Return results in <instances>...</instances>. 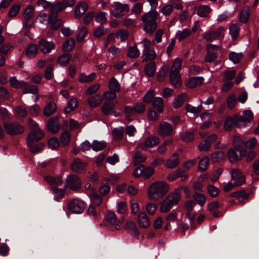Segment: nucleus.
<instances>
[{"instance_id": "1", "label": "nucleus", "mask_w": 259, "mask_h": 259, "mask_svg": "<svg viewBox=\"0 0 259 259\" xmlns=\"http://www.w3.org/2000/svg\"><path fill=\"white\" fill-rule=\"evenodd\" d=\"M44 137V133L39 131H33L29 133L27 138V143L31 153L37 154L43 150L45 144L42 143H36L42 139Z\"/></svg>"}, {"instance_id": "2", "label": "nucleus", "mask_w": 259, "mask_h": 259, "mask_svg": "<svg viewBox=\"0 0 259 259\" xmlns=\"http://www.w3.org/2000/svg\"><path fill=\"white\" fill-rule=\"evenodd\" d=\"M169 190V185L165 182L158 181L152 184L147 194L149 199L157 200L165 195Z\"/></svg>"}, {"instance_id": "3", "label": "nucleus", "mask_w": 259, "mask_h": 259, "mask_svg": "<svg viewBox=\"0 0 259 259\" xmlns=\"http://www.w3.org/2000/svg\"><path fill=\"white\" fill-rule=\"evenodd\" d=\"M181 199L180 189H176L169 193L161 202L160 210L162 212H167L172 207L178 205Z\"/></svg>"}, {"instance_id": "4", "label": "nucleus", "mask_w": 259, "mask_h": 259, "mask_svg": "<svg viewBox=\"0 0 259 259\" xmlns=\"http://www.w3.org/2000/svg\"><path fill=\"white\" fill-rule=\"evenodd\" d=\"M182 61L179 58H176L171 68L170 72V80L174 87L179 88L182 85V81L180 75V71L181 69Z\"/></svg>"}, {"instance_id": "5", "label": "nucleus", "mask_w": 259, "mask_h": 259, "mask_svg": "<svg viewBox=\"0 0 259 259\" xmlns=\"http://www.w3.org/2000/svg\"><path fill=\"white\" fill-rule=\"evenodd\" d=\"M253 118V114L250 110H246L243 112L242 115H235V126L237 128H243L247 126L248 123L251 122Z\"/></svg>"}, {"instance_id": "6", "label": "nucleus", "mask_w": 259, "mask_h": 259, "mask_svg": "<svg viewBox=\"0 0 259 259\" xmlns=\"http://www.w3.org/2000/svg\"><path fill=\"white\" fill-rule=\"evenodd\" d=\"M10 82L11 86L15 88H24L23 92L24 94L30 93L36 95L38 93V88L36 86L34 85L26 86L27 83L25 81H19L15 76L10 78Z\"/></svg>"}, {"instance_id": "7", "label": "nucleus", "mask_w": 259, "mask_h": 259, "mask_svg": "<svg viewBox=\"0 0 259 259\" xmlns=\"http://www.w3.org/2000/svg\"><path fill=\"white\" fill-rule=\"evenodd\" d=\"M4 127L6 133L10 136L21 134L24 132V127L18 122H5Z\"/></svg>"}, {"instance_id": "8", "label": "nucleus", "mask_w": 259, "mask_h": 259, "mask_svg": "<svg viewBox=\"0 0 259 259\" xmlns=\"http://www.w3.org/2000/svg\"><path fill=\"white\" fill-rule=\"evenodd\" d=\"M85 207V203L77 198L71 199L67 204L68 211L71 213L80 214L83 212Z\"/></svg>"}, {"instance_id": "9", "label": "nucleus", "mask_w": 259, "mask_h": 259, "mask_svg": "<svg viewBox=\"0 0 259 259\" xmlns=\"http://www.w3.org/2000/svg\"><path fill=\"white\" fill-rule=\"evenodd\" d=\"M157 16L156 10H150L147 13V33H152L156 30Z\"/></svg>"}, {"instance_id": "10", "label": "nucleus", "mask_w": 259, "mask_h": 259, "mask_svg": "<svg viewBox=\"0 0 259 259\" xmlns=\"http://www.w3.org/2000/svg\"><path fill=\"white\" fill-rule=\"evenodd\" d=\"M112 7L114 10H111V14L116 18H119L125 15L130 11V7L127 4H122L119 2H115Z\"/></svg>"}, {"instance_id": "11", "label": "nucleus", "mask_w": 259, "mask_h": 259, "mask_svg": "<svg viewBox=\"0 0 259 259\" xmlns=\"http://www.w3.org/2000/svg\"><path fill=\"white\" fill-rule=\"evenodd\" d=\"M91 199L92 203L90 204L87 212L89 214L97 217L98 215L97 210L95 206H100L103 202V198L99 194L95 192L93 194Z\"/></svg>"}, {"instance_id": "12", "label": "nucleus", "mask_w": 259, "mask_h": 259, "mask_svg": "<svg viewBox=\"0 0 259 259\" xmlns=\"http://www.w3.org/2000/svg\"><path fill=\"white\" fill-rule=\"evenodd\" d=\"M174 127L166 121L160 122L157 130L158 134L163 137L171 136L174 133Z\"/></svg>"}, {"instance_id": "13", "label": "nucleus", "mask_w": 259, "mask_h": 259, "mask_svg": "<svg viewBox=\"0 0 259 259\" xmlns=\"http://www.w3.org/2000/svg\"><path fill=\"white\" fill-rule=\"evenodd\" d=\"M228 157L231 162L237 161L246 155V151L239 147H235L230 149L228 153Z\"/></svg>"}, {"instance_id": "14", "label": "nucleus", "mask_w": 259, "mask_h": 259, "mask_svg": "<svg viewBox=\"0 0 259 259\" xmlns=\"http://www.w3.org/2000/svg\"><path fill=\"white\" fill-rule=\"evenodd\" d=\"M145 109L144 104L142 103H137L134 106H125L124 108V112L126 116L130 117L136 113H143Z\"/></svg>"}, {"instance_id": "15", "label": "nucleus", "mask_w": 259, "mask_h": 259, "mask_svg": "<svg viewBox=\"0 0 259 259\" xmlns=\"http://www.w3.org/2000/svg\"><path fill=\"white\" fill-rule=\"evenodd\" d=\"M231 180L234 182L235 186H240L245 182V176L242 174L240 170L233 168L231 170Z\"/></svg>"}, {"instance_id": "16", "label": "nucleus", "mask_w": 259, "mask_h": 259, "mask_svg": "<svg viewBox=\"0 0 259 259\" xmlns=\"http://www.w3.org/2000/svg\"><path fill=\"white\" fill-rule=\"evenodd\" d=\"M38 47L39 50L44 54L50 53L55 49V45L53 41H49L45 39H41L38 41Z\"/></svg>"}, {"instance_id": "17", "label": "nucleus", "mask_w": 259, "mask_h": 259, "mask_svg": "<svg viewBox=\"0 0 259 259\" xmlns=\"http://www.w3.org/2000/svg\"><path fill=\"white\" fill-rule=\"evenodd\" d=\"M60 121L59 117H52L47 123V128L53 134H56L60 129Z\"/></svg>"}, {"instance_id": "18", "label": "nucleus", "mask_w": 259, "mask_h": 259, "mask_svg": "<svg viewBox=\"0 0 259 259\" xmlns=\"http://www.w3.org/2000/svg\"><path fill=\"white\" fill-rule=\"evenodd\" d=\"M66 183L71 190H76L80 187L79 179L74 175H70L66 179Z\"/></svg>"}, {"instance_id": "19", "label": "nucleus", "mask_w": 259, "mask_h": 259, "mask_svg": "<svg viewBox=\"0 0 259 259\" xmlns=\"http://www.w3.org/2000/svg\"><path fill=\"white\" fill-rule=\"evenodd\" d=\"M87 164L79 158H75L71 164V168L75 172H82L85 170Z\"/></svg>"}, {"instance_id": "20", "label": "nucleus", "mask_w": 259, "mask_h": 259, "mask_svg": "<svg viewBox=\"0 0 259 259\" xmlns=\"http://www.w3.org/2000/svg\"><path fill=\"white\" fill-rule=\"evenodd\" d=\"M75 0H63V2H58L54 5V9L57 12H61L68 7H73Z\"/></svg>"}, {"instance_id": "21", "label": "nucleus", "mask_w": 259, "mask_h": 259, "mask_svg": "<svg viewBox=\"0 0 259 259\" xmlns=\"http://www.w3.org/2000/svg\"><path fill=\"white\" fill-rule=\"evenodd\" d=\"M125 228L132 236L139 239L140 233L134 222L132 221H127L125 223Z\"/></svg>"}, {"instance_id": "22", "label": "nucleus", "mask_w": 259, "mask_h": 259, "mask_svg": "<svg viewBox=\"0 0 259 259\" xmlns=\"http://www.w3.org/2000/svg\"><path fill=\"white\" fill-rule=\"evenodd\" d=\"M180 163L179 155L175 153L164 163V166L168 168L173 169L177 167Z\"/></svg>"}, {"instance_id": "23", "label": "nucleus", "mask_w": 259, "mask_h": 259, "mask_svg": "<svg viewBox=\"0 0 259 259\" xmlns=\"http://www.w3.org/2000/svg\"><path fill=\"white\" fill-rule=\"evenodd\" d=\"M117 102L113 101H106L103 104L102 107V111L103 113L108 116L110 115V112L114 109Z\"/></svg>"}, {"instance_id": "24", "label": "nucleus", "mask_w": 259, "mask_h": 259, "mask_svg": "<svg viewBox=\"0 0 259 259\" xmlns=\"http://www.w3.org/2000/svg\"><path fill=\"white\" fill-rule=\"evenodd\" d=\"M88 9V6L83 2L77 5L75 8V15L76 17L80 18L85 14Z\"/></svg>"}, {"instance_id": "25", "label": "nucleus", "mask_w": 259, "mask_h": 259, "mask_svg": "<svg viewBox=\"0 0 259 259\" xmlns=\"http://www.w3.org/2000/svg\"><path fill=\"white\" fill-rule=\"evenodd\" d=\"M188 99V96L185 93H182L176 97L173 101V106L175 108L180 107Z\"/></svg>"}, {"instance_id": "26", "label": "nucleus", "mask_w": 259, "mask_h": 259, "mask_svg": "<svg viewBox=\"0 0 259 259\" xmlns=\"http://www.w3.org/2000/svg\"><path fill=\"white\" fill-rule=\"evenodd\" d=\"M102 101L103 99L99 94H96L94 96H92L88 99V102L90 106L94 108L99 106Z\"/></svg>"}, {"instance_id": "27", "label": "nucleus", "mask_w": 259, "mask_h": 259, "mask_svg": "<svg viewBox=\"0 0 259 259\" xmlns=\"http://www.w3.org/2000/svg\"><path fill=\"white\" fill-rule=\"evenodd\" d=\"M191 34V30L189 28H185L182 30H178L176 33V37L179 41H181Z\"/></svg>"}, {"instance_id": "28", "label": "nucleus", "mask_w": 259, "mask_h": 259, "mask_svg": "<svg viewBox=\"0 0 259 259\" xmlns=\"http://www.w3.org/2000/svg\"><path fill=\"white\" fill-rule=\"evenodd\" d=\"M203 81L202 77H194L191 78L187 83V86L189 88H193L200 85Z\"/></svg>"}, {"instance_id": "29", "label": "nucleus", "mask_w": 259, "mask_h": 259, "mask_svg": "<svg viewBox=\"0 0 259 259\" xmlns=\"http://www.w3.org/2000/svg\"><path fill=\"white\" fill-rule=\"evenodd\" d=\"M72 58L71 55L68 53L61 55L58 59V63L62 66H65L69 64Z\"/></svg>"}, {"instance_id": "30", "label": "nucleus", "mask_w": 259, "mask_h": 259, "mask_svg": "<svg viewBox=\"0 0 259 259\" xmlns=\"http://www.w3.org/2000/svg\"><path fill=\"white\" fill-rule=\"evenodd\" d=\"M45 181L52 185L60 186L63 183L62 179L59 177H53L48 175L45 177Z\"/></svg>"}, {"instance_id": "31", "label": "nucleus", "mask_w": 259, "mask_h": 259, "mask_svg": "<svg viewBox=\"0 0 259 259\" xmlns=\"http://www.w3.org/2000/svg\"><path fill=\"white\" fill-rule=\"evenodd\" d=\"M195 205L196 203L192 200H188L185 203V207L188 211L187 214L188 217L191 221H193L195 219L194 215L191 213V211Z\"/></svg>"}, {"instance_id": "32", "label": "nucleus", "mask_w": 259, "mask_h": 259, "mask_svg": "<svg viewBox=\"0 0 259 259\" xmlns=\"http://www.w3.org/2000/svg\"><path fill=\"white\" fill-rule=\"evenodd\" d=\"M211 10L210 8L207 5H202L200 6L197 9V15L201 17H207Z\"/></svg>"}, {"instance_id": "33", "label": "nucleus", "mask_w": 259, "mask_h": 259, "mask_svg": "<svg viewBox=\"0 0 259 259\" xmlns=\"http://www.w3.org/2000/svg\"><path fill=\"white\" fill-rule=\"evenodd\" d=\"M109 88L115 92H118L120 90V85L115 77H112L109 80Z\"/></svg>"}, {"instance_id": "34", "label": "nucleus", "mask_w": 259, "mask_h": 259, "mask_svg": "<svg viewBox=\"0 0 259 259\" xmlns=\"http://www.w3.org/2000/svg\"><path fill=\"white\" fill-rule=\"evenodd\" d=\"M124 134V128L120 126L118 128H115L112 131V136L116 141H119L123 139Z\"/></svg>"}, {"instance_id": "35", "label": "nucleus", "mask_w": 259, "mask_h": 259, "mask_svg": "<svg viewBox=\"0 0 259 259\" xmlns=\"http://www.w3.org/2000/svg\"><path fill=\"white\" fill-rule=\"evenodd\" d=\"M133 175L136 178H138L141 176H142L145 178H146V167H145V166L143 164H140L134 170Z\"/></svg>"}, {"instance_id": "36", "label": "nucleus", "mask_w": 259, "mask_h": 259, "mask_svg": "<svg viewBox=\"0 0 259 259\" xmlns=\"http://www.w3.org/2000/svg\"><path fill=\"white\" fill-rule=\"evenodd\" d=\"M57 107L55 104L52 102L49 103L44 109V115L46 116H50L55 112Z\"/></svg>"}, {"instance_id": "37", "label": "nucleus", "mask_w": 259, "mask_h": 259, "mask_svg": "<svg viewBox=\"0 0 259 259\" xmlns=\"http://www.w3.org/2000/svg\"><path fill=\"white\" fill-rule=\"evenodd\" d=\"M38 47L35 44L30 45L26 50L27 57L32 58L34 57L37 53Z\"/></svg>"}, {"instance_id": "38", "label": "nucleus", "mask_w": 259, "mask_h": 259, "mask_svg": "<svg viewBox=\"0 0 259 259\" xmlns=\"http://www.w3.org/2000/svg\"><path fill=\"white\" fill-rule=\"evenodd\" d=\"M152 106L158 111L161 112L163 106V101L162 99L160 97L154 98L152 101Z\"/></svg>"}, {"instance_id": "39", "label": "nucleus", "mask_w": 259, "mask_h": 259, "mask_svg": "<svg viewBox=\"0 0 259 259\" xmlns=\"http://www.w3.org/2000/svg\"><path fill=\"white\" fill-rule=\"evenodd\" d=\"M106 142L94 140L92 145V148L94 151L97 152L103 150L106 147Z\"/></svg>"}, {"instance_id": "40", "label": "nucleus", "mask_w": 259, "mask_h": 259, "mask_svg": "<svg viewBox=\"0 0 259 259\" xmlns=\"http://www.w3.org/2000/svg\"><path fill=\"white\" fill-rule=\"evenodd\" d=\"M249 17V8L244 7L240 13V20L242 23H246Z\"/></svg>"}, {"instance_id": "41", "label": "nucleus", "mask_w": 259, "mask_h": 259, "mask_svg": "<svg viewBox=\"0 0 259 259\" xmlns=\"http://www.w3.org/2000/svg\"><path fill=\"white\" fill-rule=\"evenodd\" d=\"M108 31V28H105L101 25L94 30V34L96 37L99 38L107 33Z\"/></svg>"}, {"instance_id": "42", "label": "nucleus", "mask_w": 259, "mask_h": 259, "mask_svg": "<svg viewBox=\"0 0 259 259\" xmlns=\"http://www.w3.org/2000/svg\"><path fill=\"white\" fill-rule=\"evenodd\" d=\"M70 141V134L68 131L64 132L60 136V141L64 146L68 145Z\"/></svg>"}, {"instance_id": "43", "label": "nucleus", "mask_w": 259, "mask_h": 259, "mask_svg": "<svg viewBox=\"0 0 259 259\" xmlns=\"http://www.w3.org/2000/svg\"><path fill=\"white\" fill-rule=\"evenodd\" d=\"M95 73H92L89 75H85L82 73L80 75L79 77V81L80 82H90L94 79L95 76H96Z\"/></svg>"}, {"instance_id": "44", "label": "nucleus", "mask_w": 259, "mask_h": 259, "mask_svg": "<svg viewBox=\"0 0 259 259\" xmlns=\"http://www.w3.org/2000/svg\"><path fill=\"white\" fill-rule=\"evenodd\" d=\"M140 55V51L137 49V46L134 45L133 47H130L128 49L127 52V56L131 58H137Z\"/></svg>"}, {"instance_id": "45", "label": "nucleus", "mask_w": 259, "mask_h": 259, "mask_svg": "<svg viewBox=\"0 0 259 259\" xmlns=\"http://www.w3.org/2000/svg\"><path fill=\"white\" fill-rule=\"evenodd\" d=\"M137 222L141 228H146V212L141 211L138 216Z\"/></svg>"}, {"instance_id": "46", "label": "nucleus", "mask_w": 259, "mask_h": 259, "mask_svg": "<svg viewBox=\"0 0 259 259\" xmlns=\"http://www.w3.org/2000/svg\"><path fill=\"white\" fill-rule=\"evenodd\" d=\"M229 31H230V34H231L232 37L233 39L236 38L238 36V35L239 33V31H240L239 25L238 24H232L230 27Z\"/></svg>"}, {"instance_id": "47", "label": "nucleus", "mask_w": 259, "mask_h": 259, "mask_svg": "<svg viewBox=\"0 0 259 259\" xmlns=\"http://www.w3.org/2000/svg\"><path fill=\"white\" fill-rule=\"evenodd\" d=\"M193 198L201 206H203L206 201L205 196L204 195L198 193L194 194L193 196Z\"/></svg>"}, {"instance_id": "48", "label": "nucleus", "mask_w": 259, "mask_h": 259, "mask_svg": "<svg viewBox=\"0 0 259 259\" xmlns=\"http://www.w3.org/2000/svg\"><path fill=\"white\" fill-rule=\"evenodd\" d=\"M75 44V40L70 38L66 40L63 44V49L64 51L69 52L71 51Z\"/></svg>"}, {"instance_id": "49", "label": "nucleus", "mask_w": 259, "mask_h": 259, "mask_svg": "<svg viewBox=\"0 0 259 259\" xmlns=\"http://www.w3.org/2000/svg\"><path fill=\"white\" fill-rule=\"evenodd\" d=\"M156 71L155 63L151 61L147 63V76H151L154 75Z\"/></svg>"}, {"instance_id": "50", "label": "nucleus", "mask_w": 259, "mask_h": 259, "mask_svg": "<svg viewBox=\"0 0 259 259\" xmlns=\"http://www.w3.org/2000/svg\"><path fill=\"white\" fill-rule=\"evenodd\" d=\"M52 189L56 194L54 196V200L56 201H60V200L64 197V192L57 187H53Z\"/></svg>"}, {"instance_id": "51", "label": "nucleus", "mask_w": 259, "mask_h": 259, "mask_svg": "<svg viewBox=\"0 0 259 259\" xmlns=\"http://www.w3.org/2000/svg\"><path fill=\"white\" fill-rule=\"evenodd\" d=\"M107 13L104 12H99L96 16V21L98 23H100L102 25L107 22Z\"/></svg>"}, {"instance_id": "52", "label": "nucleus", "mask_w": 259, "mask_h": 259, "mask_svg": "<svg viewBox=\"0 0 259 259\" xmlns=\"http://www.w3.org/2000/svg\"><path fill=\"white\" fill-rule=\"evenodd\" d=\"M202 109V105H199L197 107H194L190 104H187L186 106V111L193 114H197L199 113L201 111Z\"/></svg>"}, {"instance_id": "53", "label": "nucleus", "mask_w": 259, "mask_h": 259, "mask_svg": "<svg viewBox=\"0 0 259 259\" xmlns=\"http://www.w3.org/2000/svg\"><path fill=\"white\" fill-rule=\"evenodd\" d=\"M230 60L233 62L234 63L236 64L238 63L241 58L242 57V53H236L234 52H231L229 54V56Z\"/></svg>"}, {"instance_id": "54", "label": "nucleus", "mask_w": 259, "mask_h": 259, "mask_svg": "<svg viewBox=\"0 0 259 259\" xmlns=\"http://www.w3.org/2000/svg\"><path fill=\"white\" fill-rule=\"evenodd\" d=\"M172 142L173 141L172 139H169L165 141L162 144L157 148V151L161 154L164 153L166 150V146L171 145Z\"/></svg>"}, {"instance_id": "55", "label": "nucleus", "mask_w": 259, "mask_h": 259, "mask_svg": "<svg viewBox=\"0 0 259 259\" xmlns=\"http://www.w3.org/2000/svg\"><path fill=\"white\" fill-rule=\"evenodd\" d=\"M59 12H57L56 10L54 9V6L51 8V14L49 16L48 21V23L50 25H52L55 21L57 20V17L58 15V13Z\"/></svg>"}, {"instance_id": "56", "label": "nucleus", "mask_w": 259, "mask_h": 259, "mask_svg": "<svg viewBox=\"0 0 259 259\" xmlns=\"http://www.w3.org/2000/svg\"><path fill=\"white\" fill-rule=\"evenodd\" d=\"M232 196L237 199L242 198L243 200H246L248 194L244 190H241L233 193Z\"/></svg>"}, {"instance_id": "57", "label": "nucleus", "mask_w": 259, "mask_h": 259, "mask_svg": "<svg viewBox=\"0 0 259 259\" xmlns=\"http://www.w3.org/2000/svg\"><path fill=\"white\" fill-rule=\"evenodd\" d=\"M209 163V159L207 157H204L203 158L199 163V169L201 171H205L207 168V166Z\"/></svg>"}, {"instance_id": "58", "label": "nucleus", "mask_w": 259, "mask_h": 259, "mask_svg": "<svg viewBox=\"0 0 259 259\" xmlns=\"http://www.w3.org/2000/svg\"><path fill=\"white\" fill-rule=\"evenodd\" d=\"M159 142L157 137H151L147 139V147H153L157 145Z\"/></svg>"}, {"instance_id": "59", "label": "nucleus", "mask_w": 259, "mask_h": 259, "mask_svg": "<svg viewBox=\"0 0 259 259\" xmlns=\"http://www.w3.org/2000/svg\"><path fill=\"white\" fill-rule=\"evenodd\" d=\"M9 247L6 243H0V255L3 256H7L9 254Z\"/></svg>"}, {"instance_id": "60", "label": "nucleus", "mask_w": 259, "mask_h": 259, "mask_svg": "<svg viewBox=\"0 0 259 259\" xmlns=\"http://www.w3.org/2000/svg\"><path fill=\"white\" fill-rule=\"evenodd\" d=\"M236 98L234 94L230 95L227 100V105L229 108H233L236 104Z\"/></svg>"}, {"instance_id": "61", "label": "nucleus", "mask_w": 259, "mask_h": 259, "mask_svg": "<svg viewBox=\"0 0 259 259\" xmlns=\"http://www.w3.org/2000/svg\"><path fill=\"white\" fill-rule=\"evenodd\" d=\"M20 6L17 4L13 5L9 12V16L14 17L16 16L20 10Z\"/></svg>"}, {"instance_id": "62", "label": "nucleus", "mask_w": 259, "mask_h": 259, "mask_svg": "<svg viewBox=\"0 0 259 259\" xmlns=\"http://www.w3.org/2000/svg\"><path fill=\"white\" fill-rule=\"evenodd\" d=\"M103 97L108 100L113 101L117 97L116 92L111 90L106 91L103 94Z\"/></svg>"}, {"instance_id": "63", "label": "nucleus", "mask_w": 259, "mask_h": 259, "mask_svg": "<svg viewBox=\"0 0 259 259\" xmlns=\"http://www.w3.org/2000/svg\"><path fill=\"white\" fill-rule=\"evenodd\" d=\"M106 220L111 225H115L117 222V217L113 212H109L106 215Z\"/></svg>"}, {"instance_id": "64", "label": "nucleus", "mask_w": 259, "mask_h": 259, "mask_svg": "<svg viewBox=\"0 0 259 259\" xmlns=\"http://www.w3.org/2000/svg\"><path fill=\"white\" fill-rule=\"evenodd\" d=\"M203 38L206 41H212L217 39L213 31H206L203 34Z\"/></svg>"}]
</instances>
